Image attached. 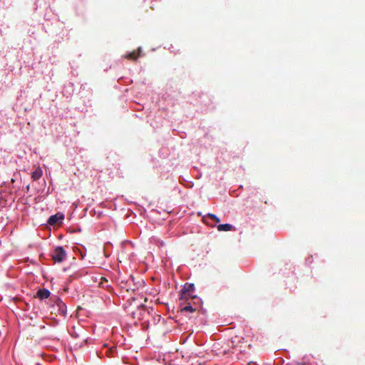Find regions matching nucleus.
Wrapping results in <instances>:
<instances>
[{"label":"nucleus","mask_w":365,"mask_h":365,"mask_svg":"<svg viewBox=\"0 0 365 365\" xmlns=\"http://www.w3.org/2000/svg\"><path fill=\"white\" fill-rule=\"evenodd\" d=\"M65 219V215L62 212H57L55 215H53L49 217L47 220V223L50 226L53 227H61L63 225V220Z\"/></svg>","instance_id":"1"},{"label":"nucleus","mask_w":365,"mask_h":365,"mask_svg":"<svg viewBox=\"0 0 365 365\" xmlns=\"http://www.w3.org/2000/svg\"><path fill=\"white\" fill-rule=\"evenodd\" d=\"M66 256V251L63 247H57L53 250L51 257L56 262H62Z\"/></svg>","instance_id":"2"},{"label":"nucleus","mask_w":365,"mask_h":365,"mask_svg":"<svg viewBox=\"0 0 365 365\" xmlns=\"http://www.w3.org/2000/svg\"><path fill=\"white\" fill-rule=\"evenodd\" d=\"M202 220L207 226L212 227H214L220 222L219 218L213 214H207L203 217Z\"/></svg>","instance_id":"3"},{"label":"nucleus","mask_w":365,"mask_h":365,"mask_svg":"<svg viewBox=\"0 0 365 365\" xmlns=\"http://www.w3.org/2000/svg\"><path fill=\"white\" fill-rule=\"evenodd\" d=\"M56 307L58 308L59 314L63 317L66 315V304L60 299L56 302Z\"/></svg>","instance_id":"4"},{"label":"nucleus","mask_w":365,"mask_h":365,"mask_svg":"<svg viewBox=\"0 0 365 365\" xmlns=\"http://www.w3.org/2000/svg\"><path fill=\"white\" fill-rule=\"evenodd\" d=\"M140 52L141 48H139L138 51H133L125 55V58L130 60H136L139 57Z\"/></svg>","instance_id":"5"},{"label":"nucleus","mask_w":365,"mask_h":365,"mask_svg":"<svg viewBox=\"0 0 365 365\" xmlns=\"http://www.w3.org/2000/svg\"><path fill=\"white\" fill-rule=\"evenodd\" d=\"M36 296L41 299H46L49 297L50 292L46 289H39L36 292Z\"/></svg>","instance_id":"6"},{"label":"nucleus","mask_w":365,"mask_h":365,"mask_svg":"<svg viewBox=\"0 0 365 365\" xmlns=\"http://www.w3.org/2000/svg\"><path fill=\"white\" fill-rule=\"evenodd\" d=\"M43 175L42 170L38 167L31 173V178L33 180H38Z\"/></svg>","instance_id":"7"},{"label":"nucleus","mask_w":365,"mask_h":365,"mask_svg":"<svg viewBox=\"0 0 365 365\" xmlns=\"http://www.w3.org/2000/svg\"><path fill=\"white\" fill-rule=\"evenodd\" d=\"M194 289L195 286L193 284H186L184 287L183 294H186L187 293L192 292Z\"/></svg>","instance_id":"8"},{"label":"nucleus","mask_w":365,"mask_h":365,"mask_svg":"<svg viewBox=\"0 0 365 365\" xmlns=\"http://www.w3.org/2000/svg\"><path fill=\"white\" fill-rule=\"evenodd\" d=\"M182 310L185 311V312H193L195 311V309L192 308V307L191 305L185 306Z\"/></svg>","instance_id":"9"},{"label":"nucleus","mask_w":365,"mask_h":365,"mask_svg":"<svg viewBox=\"0 0 365 365\" xmlns=\"http://www.w3.org/2000/svg\"><path fill=\"white\" fill-rule=\"evenodd\" d=\"M217 228H232L230 224H220L217 226Z\"/></svg>","instance_id":"10"},{"label":"nucleus","mask_w":365,"mask_h":365,"mask_svg":"<svg viewBox=\"0 0 365 365\" xmlns=\"http://www.w3.org/2000/svg\"><path fill=\"white\" fill-rule=\"evenodd\" d=\"M76 230H71V232H73V231H76ZM78 231H81V229L77 230Z\"/></svg>","instance_id":"11"}]
</instances>
